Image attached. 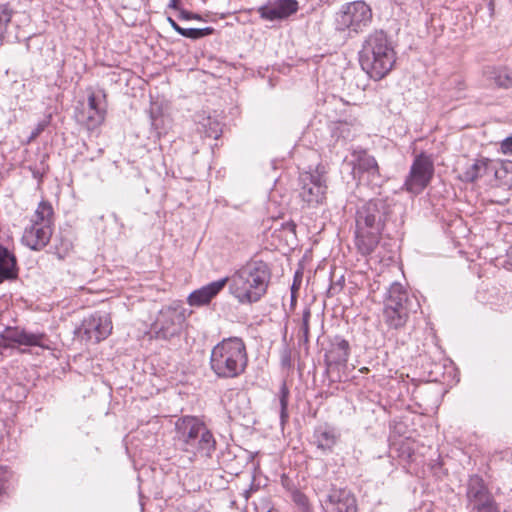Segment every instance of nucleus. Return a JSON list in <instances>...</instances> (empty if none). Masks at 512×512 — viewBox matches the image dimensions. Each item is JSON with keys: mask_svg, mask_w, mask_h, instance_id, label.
I'll list each match as a JSON object with an SVG mask.
<instances>
[{"mask_svg": "<svg viewBox=\"0 0 512 512\" xmlns=\"http://www.w3.org/2000/svg\"><path fill=\"white\" fill-rule=\"evenodd\" d=\"M433 174L434 164L431 157L425 153L417 155L404 182L405 190L415 195L421 193L430 183Z\"/></svg>", "mask_w": 512, "mask_h": 512, "instance_id": "nucleus-10", "label": "nucleus"}, {"mask_svg": "<svg viewBox=\"0 0 512 512\" xmlns=\"http://www.w3.org/2000/svg\"><path fill=\"white\" fill-rule=\"evenodd\" d=\"M496 168H497V182H496V188L504 187V180H506L508 169L510 168L509 163L504 164L497 160L495 162Z\"/></svg>", "mask_w": 512, "mask_h": 512, "instance_id": "nucleus-37", "label": "nucleus"}, {"mask_svg": "<svg viewBox=\"0 0 512 512\" xmlns=\"http://www.w3.org/2000/svg\"><path fill=\"white\" fill-rule=\"evenodd\" d=\"M50 118H51V116H47L45 119H43L36 125V127L32 130V132L29 136V139H28L29 142L35 140L46 129V127L50 123Z\"/></svg>", "mask_w": 512, "mask_h": 512, "instance_id": "nucleus-39", "label": "nucleus"}, {"mask_svg": "<svg viewBox=\"0 0 512 512\" xmlns=\"http://www.w3.org/2000/svg\"><path fill=\"white\" fill-rule=\"evenodd\" d=\"M315 490L326 512H357L354 495L346 488L337 487L326 480L319 481Z\"/></svg>", "mask_w": 512, "mask_h": 512, "instance_id": "nucleus-7", "label": "nucleus"}, {"mask_svg": "<svg viewBox=\"0 0 512 512\" xmlns=\"http://www.w3.org/2000/svg\"><path fill=\"white\" fill-rule=\"evenodd\" d=\"M178 18L180 20H203L200 14L193 13L185 9L179 10Z\"/></svg>", "mask_w": 512, "mask_h": 512, "instance_id": "nucleus-41", "label": "nucleus"}, {"mask_svg": "<svg viewBox=\"0 0 512 512\" xmlns=\"http://www.w3.org/2000/svg\"><path fill=\"white\" fill-rule=\"evenodd\" d=\"M289 389L286 383H282L279 391V404H280V422L281 425L284 426L288 421L289 413H288V401H289Z\"/></svg>", "mask_w": 512, "mask_h": 512, "instance_id": "nucleus-30", "label": "nucleus"}, {"mask_svg": "<svg viewBox=\"0 0 512 512\" xmlns=\"http://www.w3.org/2000/svg\"><path fill=\"white\" fill-rule=\"evenodd\" d=\"M487 200H488L489 202H496V201H495V200H493L492 198H487Z\"/></svg>", "mask_w": 512, "mask_h": 512, "instance_id": "nucleus-50", "label": "nucleus"}, {"mask_svg": "<svg viewBox=\"0 0 512 512\" xmlns=\"http://www.w3.org/2000/svg\"><path fill=\"white\" fill-rule=\"evenodd\" d=\"M54 249L57 258L63 260L73 250V243L66 237H60L59 243L55 244Z\"/></svg>", "mask_w": 512, "mask_h": 512, "instance_id": "nucleus-33", "label": "nucleus"}, {"mask_svg": "<svg viewBox=\"0 0 512 512\" xmlns=\"http://www.w3.org/2000/svg\"><path fill=\"white\" fill-rule=\"evenodd\" d=\"M228 278L230 294L240 304H253L267 293L271 269L263 260L251 259Z\"/></svg>", "mask_w": 512, "mask_h": 512, "instance_id": "nucleus-2", "label": "nucleus"}, {"mask_svg": "<svg viewBox=\"0 0 512 512\" xmlns=\"http://www.w3.org/2000/svg\"><path fill=\"white\" fill-rule=\"evenodd\" d=\"M53 208L52 205L47 201H41L32 217V224L34 225H53Z\"/></svg>", "mask_w": 512, "mask_h": 512, "instance_id": "nucleus-24", "label": "nucleus"}, {"mask_svg": "<svg viewBox=\"0 0 512 512\" xmlns=\"http://www.w3.org/2000/svg\"><path fill=\"white\" fill-rule=\"evenodd\" d=\"M187 454L190 462L196 461L198 458L208 459L216 450V440L209 429L201 432L200 435L191 440L182 449Z\"/></svg>", "mask_w": 512, "mask_h": 512, "instance_id": "nucleus-11", "label": "nucleus"}, {"mask_svg": "<svg viewBox=\"0 0 512 512\" xmlns=\"http://www.w3.org/2000/svg\"><path fill=\"white\" fill-rule=\"evenodd\" d=\"M299 9L297 0H276L260 6L257 9L264 20H283L295 14Z\"/></svg>", "mask_w": 512, "mask_h": 512, "instance_id": "nucleus-14", "label": "nucleus"}, {"mask_svg": "<svg viewBox=\"0 0 512 512\" xmlns=\"http://www.w3.org/2000/svg\"><path fill=\"white\" fill-rule=\"evenodd\" d=\"M210 369L219 379H234L242 375L248 365V353L244 340L228 337L211 350Z\"/></svg>", "mask_w": 512, "mask_h": 512, "instance_id": "nucleus-4", "label": "nucleus"}, {"mask_svg": "<svg viewBox=\"0 0 512 512\" xmlns=\"http://www.w3.org/2000/svg\"><path fill=\"white\" fill-rule=\"evenodd\" d=\"M420 307L418 300L410 296L404 287L394 282L387 291L384 302L383 318L390 329L399 330L403 328L411 313H416Z\"/></svg>", "mask_w": 512, "mask_h": 512, "instance_id": "nucleus-5", "label": "nucleus"}, {"mask_svg": "<svg viewBox=\"0 0 512 512\" xmlns=\"http://www.w3.org/2000/svg\"><path fill=\"white\" fill-rule=\"evenodd\" d=\"M396 53L386 32L375 30L363 41L359 51L362 69L373 79L380 80L393 68Z\"/></svg>", "mask_w": 512, "mask_h": 512, "instance_id": "nucleus-3", "label": "nucleus"}, {"mask_svg": "<svg viewBox=\"0 0 512 512\" xmlns=\"http://www.w3.org/2000/svg\"><path fill=\"white\" fill-rule=\"evenodd\" d=\"M281 363L284 367H289L291 365V353L287 347H285L281 352Z\"/></svg>", "mask_w": 512, "mask_h": 512, "instance_id": "nucleus-43", "label": "nucleus"}, {"mask_svg": "<svg viewBox=\"0 0 512 512\" xmlns=\"http://www.w3.org/2000/svg\"><path fill=\"white\" fill-rule=\"evenodd\" d=\"M254 512H277L267 498H262L258 503L254 502Z\"/></svg>", "mask_w": 512, "mask_h": 512, "instance_id": "nucleus-40", "label": "nucleus"}, {"mask_svg": "<svg viewBox=\"0 0 512 512\" xmlns=\"http://www.w3.org/2000/svg\"><path fill=\"white\" fill-rule=\"evenodd\" d=\"M500 487L493 473L485 472L482 476V512H512V508L501 511Z\"/></svg>", "mask_w": 512, "mask_h": 512, "instance_id": "nucleus-13", "label": "nucleus"}, {"mask_svg": "<svg viewBox=\"0 0 512 512\" xmlns=\"http://www.w3.org/2000/svg\"><path fill=\"white\" fill-rule=\"evenodd\" d=\"M229 278L224 277L217 281H213L197 290H194L188 296V304L190 306H203L209 304L210 301L218 295L220 291L227 285Z\"/></svg>", "mask_w": 512, "mask_h": 512, "instance_id": "nucleus-18", "label": "nucleus"}, {"mask_svg": "<svg viewBox=\"0 0 512 512\" xmlns=\"http://www.w3.org/2000/svg\"><path fill=\"white\" fill-rule=\"evenodd\" d=\"M10 478V470L7 467L0 466V497L6 492Z\"/></svg>", "mask_w": 512, "mask_h": 512, "instance_id": "nucleus-38", "label": "nucleus"}, {"mask_svg": "<svg viewBox=\"0 0 512 512\" xmlns=\"http://www.w3.org/2000/svg\"><path fill=\"white\" fill-rule=\"evenodd\" d=\"M310 318L311 310L310 308H305L302 314V323L299 330V341H302L304 344L309 342Z\"/></svg>", "mask_w": 512, "mask_h": 512, "instance_id": "nucleus-34", "label": "nucleus"}, {"mask_svg": "<svg viewBox=\"0 0 512 512\" xmlns=\"http://www.w3.org/2000/svg\"><path fill=\"white\" fill-rule=\"evenodd\" d=\"M324 167L318 165L314 170L305 171L299 175V196L309 207L323 203L327 191V179Z\"/></svg>", "mask_w": 512, "mask_h": 512, "instance_id": "nucleus-8", "label": "nucleus"}, {"mask_svg": "<svg viewBox=\"0 0 512 512\" xmlns=\"http://www.w3.org/2000/svg\"><path fill=\"white\" fill-rule=\"evenodd\" d=\"M167 21L170 26L179 34L182 27L172 17H167Z\"/></svg>", "mask_w": 512, "mask_h": 512, "instance_id": "nucleus-47", "label": "nucleus"}, {"mask_svg": "<svg viewBox=\"0 0 512 512\" xmlns=\"http://www.w3.org/2000/svg\"><path fill=\"white\" fill-rule=\"evenodd\" d=\"M185 322L184 310L180 306H164L152 324L156 339L171 340L179 336Z\"/></svg>", "mask_w": 512, "mask_h": 512, "instance_id": "nucleus-9", "label": "nucleus"}, {"mask_svg": "<svg viewBox=\"0 0 512 512\" xmlns=\"http://www.w3.org/2000/svg\"><path fill=\"white\" fill-rule=\"evenodd\" d=\"M485 88L497 87L508 89L512 87V69L506 67L487 66L482 70Z\"/></svg>", "mask_w": 512, "mask_h": 512, "instance_id": "nucleus-20", "label": "nucleus"}, {"mask_svg": "<svg viewBox=\"0 0 512 512\" xmlns=\"http://www.w3.org/2000/svg\"><path fill=\"white\" fill-rule=\"evenodd\" d=\"M206 425L198 418L193 416H184L179 418L175 423L176 439L182 449L191 440L204 432Z\"/></svg>", "mask_w": 512, "mask_h": 512, "instance_id": "nucleus-15", "label": "nucleus"}, {"mask_svg": "<svg viewBox=\"0 0 512 512\" xmlns=\"http://www.w3.org/2000/svg\"><path fill=\"white\" fill-rule=\"evenodd\" d=\"M488 8H489V10H490V15L492 16V15H493V13H494V3H493V1H492V0H490V1H489V3H488Z\"/></svg>", "mask_w": 512, "mask_h": 512, "instance_id": "nucleus-49", "label": "nucleus"}, {"mask_svg": "<svg viewBox=\"0 0 512 512\" xmlns=\"http://www.w3.org/2000/svg\"><path fill=\"white\" fill-rule=\"evenodd\" d=\"M393 212V201L375 198L364 202L355 215V245L362 255L371 254Z\"/></svg>", "mask_w": 512, "mask_h": 512, "instance_id": "nucleus-1", "label": "nucleus"}, {"mask_svg": "<svg viewBox=\"0 0 512 512\" xmlns=\"http://www.w3.org/2000/svg\"><path fill=\"white\" fill-rule=\"evenodd\" d=\"M22 328L19 327H7L1 333V339L5 342L3 348L13 347L14 344L19 345L21 342Z\"/></svg>", "mask_w": 512, "mask_h": 512, "instance_id": "nucleus-29", "label": "nucleus"}, {"mask_svg": "<svg viewBox=\"0 0 512 512\" xmlns=\"http://www.w3.org/2000/svg\"><path fill=\"white\" fill-rule=\"evenodd\" d=\"M371 7L364 1H353L342 5L335 15V28L349 35L364 32L372 23Z\"/></svg>", "mask_w": 512, "mask_h": 512, "instance_id": "nucleus-6", "label": "nucleus"}, {"mask_svg": "<svg viewBox=\"0 0 512 512\" xmlns=\"http://www.w3.org/2000/svg\"><path fill=\"white\" fill-rule=\"evenodd\" d=\"M495 162H497V160L482 158V182L491 188L496 187V182L498 181L496 178L497 168Z\"/></svg>", "mask_w": 512, "mask_h": 512, "instance_id": "nucleus-26", "label": "nucleus"}, {"mask_svg": "<svg viewBox=\"0 0 512 512\" xmlns=\"http://www.w3.org/2000/svg\"><path fill=\"white\" fill-rule=\"evenodd\" d=\"M53 208L52 205L47 201H41L32 217V224L34 225H53Z\"/></svg>", "mask_w": 512, "mask_h": 512, "instance_id": "nucleus-23", "label": "nucleus"}, {"mask_svg": "<svg viewBox=\"0 0 512 512\" xmlns=\"http://www.w3.org/2000/svg\"><path fill=\"white\" fill-rule=\"evenodd\" d=\"M82 330L87 340L98 343L111 334L112 321L109 315L96 313L84 320Z\"/></svg>", "mask_w": 512, "mask_h": 512, "instance_id": "nucleus-12", "label": "nucleus"}, {"mask_svg": "<svg viewBox=\"0 0 512 512\" xmlns=\"http://www.w3.org/2000/svg\"><path fill=\"white\" fill-rule=\"evenodd\" d=\"M334 133L338 138H343L345 141L354 138L355 133L352 131V127L347 123H339L335 129Z\"/></svg>", "mask_w": 512, "mask_h": 512, "instance_id": "nucleus-36", "label": "nucleus"}, {"mask_svg": "<svg viewBox=\"0 0 512 512\" xmlns=\"http://www.w3.org/2000/svg\"><path fill=\"white\" fill-rule=\"evenodd\" d=\"M478 170L479 160H476L468 169H466L459 175V178L463 182L473 184L478 177Z\"/></svg>", "mask_w": 512, "mask_h": 512, "instance_id": "nucleus-35", "label": "nucleus"}, {"mask_svg": "<svg viewBox=\"0 0 512 512\" xmlns=\"http://www.w3.org/2000/svg\"><path fill=\"white\" fill-rule=\"evenodd\" d=\"M358 169L363 172H367L369 176L372 178V181L375 182L376 185H380V173L379 166L376 159L373 156L364 154L358 159Z\"/></svg>", "mask_w": 512, "mask_h": 512, "instance_id": "nucleus-25", "label": "nucleus"}, {"mask_svg": "<svg viewBox=\"0 0 512 512\" xmlns=\"http://www.w3.org/2000/svg\"><path fill=\"white\" fill-rule=\"evenodd\" d=\"M257 487L252 483L248 489L243 490L242 496L245 498L246 501L251 497L252 493L257 491Z\"/></svg>", "mask_w": 512, "mask_h": 512, "instance_id": "nucleus-46", "label": "nucleus"}, {"mask_svg": "<svg viewBox=\"0 0 512 512\" xmlns=\"http://www.w3.org/2000/svg\"><path fill=\"white\" fill-rule=\"evenodd\" d=\"M313 438L317 448L323 451H331L337 442V435L335 431L328 427L320 426L316 428Z\"/></svg>", "mask_w": 512, "mask_h": 512, "instance_id": "nucleus-22", "label": "nucleus"}, {"mask_svg": "<svg viewBox=\"0 0 512 512\" xmlns=\"http://www.w3.org/2000/svg\"><path fill=\"white\" fill-rule=\"evenodd\" d=\"M179 0H170V3L168 5L169 8L180 10L178 7Z\"/></svg>", "mask_w": 512, "mask_h": 512, "instance_id": "nucleus-48", "label": "nucleus"}, {"mask_svg": "<svg viewBox=\"0 0 512 512\" xmlns=\"http://www.w3.org/2000/svg\"><path fill=\"white\" fill-rule=\"evenodd\" d=\"M215 32L213 27L205 28H181L180 35L192 40H198L206 36L212 35Z\"/></svg>", "mask_w": 512, "mask_h": 512, "instance_id": "nucleus-32", "label": "nucleus"}, {"mask_svg": "<svg viewBox=\"0 0 512 512\" xmlns=\"http://www.w3.org/2000/svg\"><path fill=\"white\" fill-rule=\"evenodd\" d=\"M199 125V129L204 133L206 137L218 139L222 133L220 122L211 118L210 116L203 118Z\"/></svg>", "mask_w": 512, "mask_h": 512, "instance_id": "nucleus-28", "label": "nucleus"}, {"mask_svg": "<svg viewBox=\"0 0 512 512\" xmlns=\"http://www.w3.org/2000/svg\"><path fill=\"white\" fill-rule=\"evenodd\" d=\"M53 228L48 225L31 224L24 231L22 241L31 250L40 251L49 243Z\"/></svg>", "mask_w": 512, "mask_h": 512, "instance_id": "nucleus-17", "label": "nucleus"}, {"mask_svg": "<svg viewBox=\"0 0 512 512\" xmlns=\"http://www.w3.org/2000/svg\"><path fill=\"white\" fill-rule=\"evenodd\" d=\"M350 345L347 340L339 335L330 340L329 348L324 355V361L328 368L343 365L348 361Z\"/></svg>", "mask_w": 512, "mask_h": 512, "instance_id": "nucleus-16", "label": "nucleus"}, {"mask_svg": "<svg viewBox=\"0 0 512 512\" xmlns=\"http://www.w3.org/2000/svg\"><path fill=\"white\" fill-rule=\"evenodd\" d=\"M510 168L508 169L506 180H504V187L505 189H511L512 188V163H509Z\"/></svg>", "mask_w": 512, "mask_h": 512, "instance_id": "nucleus-45", "label": "nucleus"}, {"mask_svg": "<svg viewBox=\"0 0 512 512\" xmlns=\"http://www.w3.org/2000/svg\"><path fill=\"white\" fill-rule=\"evenodd\" d=\"M467 498L472 505L473 512H480V478L475 476L470 479L467 489Z\"/></svg>", "mask_w": 512, "mask_h": 512, "instance_id": "nucleus-27", "label": "nucleus"}, {"mask_svg": "<svg viewBox=\"0 0 512 512\" xmlns=\"http://www.w3.org/2000/svg\"><path fill=\"white\" fill-rule=\"evenodd\" d=\"M46 338L47 337L44 333H32L23 329L21 334V342L19 345L39 346L42 348H46L44 344V340H46Z\"/></svg>", "mask_w": 512, "mask_h": 512, "instance_id": "nucleus-31", "label": "nucleus"}, {"mask_svg": "<svg viewBox=\"0 0 512 512\" xmlns=\"http://www.w3.org/2000/svg\"><path fill=\"white\" fill-rule=\"evenodd\" d=\"M105 93L102 91L101 97L91 92L88 95V110L85 118V124L88 129H95L100 126L106 115V108L102 105L105 101Z\"/></svg>", "mask_w": 512, "mask_h": 512, "instance_id": "nucleus-19", "label": "nucleus"}, {"mask_svg": "<svg viewBox=\"0 0 512 512\" xmlns=\"http://www.w3.org/2000/svg\"><path fill=\"white\" fill-rule=\"evenodd\" d=\"M19 268L16 256L0 244V284L18 278Z\"/></svg>", "mask_w": 512, "mask_h": 512, "instance_id": "nucleus-21", "label": "nucleus"}, {"mask_svg": "<svg viewBox=\"0 0 512 512\" xmlns=\"http://www.w3.org/2000/svg\"><path fill=\"white\" fill-rule=\"evenodd\" d=\"M343 283H344L343 277H341V279L338 282L332 283L330 285L329 289L327 290L328 296L332 297V296L336 295L337 293H339L343 288Z\"/></svg>", "mask_w": 512, "mask_h": 512, "instance_id": "nucleus-42", "label": "nucleus"}, {"mask_svg": "<svg viewBox=\"0 0 512 512\" xmlns=\"http://www.w3.org/2000/svg\"><path fill=\"white\" fill-rule=\"evenodd\" d=\"M501 150L504 154L512 153V136L507 137L501 142Z\"/></svg>", "mask_w": 512, "mask_h": 512, "instance_id": "nucleus-44", "label": "nucleus"}]
</instances>
